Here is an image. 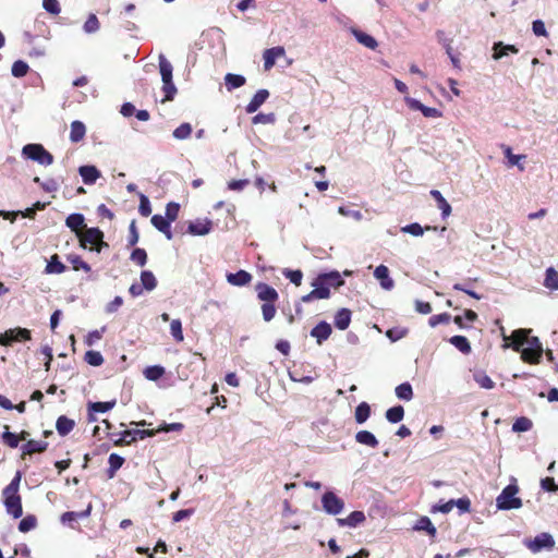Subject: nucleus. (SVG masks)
I'll list each match as a JSON object with an SVG mask.
<instances>
[{
  "label": "nucleus",
  "mask_w": 558,
  "mask_h": 558,
  "mask_svg": "<svg viewBox=\"0 0 558 558\" xmlns=\"http://www.w3.org/2000/svg\"><path fill=\"white\" fill-rule=\"evenodd\" d=\"M530 329H518L511 335V344L506 343V347H511L514 351L521 352V357L524 362L531 364L539 363L543 354V347L537 337H530Z\"/></svg>",
  "instance_id": "1"
},
{
  "label": "nucleus",
  "mask_w": 558,
  "mask_h": 558,
  "mask_svg": "<svg viewBox=\"0 0 558 558\" xmlns=\"http://www.w3.org/2000/svg\"><path fill=\"white\" fill-rule=\"evenodd\" d=\"M533 423L530 418L525 416H521L514 421L512 424V430L515 433L527 432L532 428Z\"/></svg>",
  "instance_id": "44"
},
{
  "label": "nucleus",
  "mask_w": 558,
  "mask_h": 558,
  "mask_svg": "<svg viewBox=\"0 0 558 558\" xmlns=\"http://www.w3.org/2000/svg\"><path fill=\"white\" fill-rule=\"evenodd\" d=\"M269 97V93L267 89H259L257 93L253 96L251 101L247 104L245 110L247 113H254L256 112L259 107L267 100Z\"/></svg>",
  "instance_id": "22"
},
{
  "label": "nucleus",
  "mask_w": 558,
  "mask_h": 558,
  "mask_svg": "<svg viewBox=\"0 0 558 558\" xmlns=\"http://www.w3.org/2000/svg\"><path fill=\"white\" fill-rule=\"evenodd\" d=\"M85 362L92 366H100L104 363V357L98 351H87L85 353Z\"/></svg>",
  "instance_id": "52"
},
{
  "label": "nucleus",
  "mask_w": 558,
  "mask_h": 558,
  "mask_svg": "<svg viewBox=\"0 0 558 558\" xmlns=\"http://www.w3.org/2000/svg\"><path fill=\"white\" fill-rule=\"evenodd\" d=\"M68 260L72 264L74 270L90 271V266L77 255H69Z\"/></svg>",
  "instance_id": "55"
},
{
  "label": "nucleus",
  "mask_w": 558,
  "mask_h": 558,
  "mask_svg": "<svg viewBox=\"0 0 558 558\" xmlns=\"http://www.w3.org/2000/svg\"><path fill=\"white\" fill-rule=\"evenodd\" d=\"M314 288L310 293L302 296V302L310 303L314 300L328 299L330 296V289L325 286L317 277L313 281Z\"/></svg>",
  "instance_id": "10"
},
{
  "label": "nucleus",
  "mask_w": 558,
  "mask_h": 558,
  "mask_svg": "<svg viewBox=\"0 0 558 558\" xmlns=\"http://www.w3.org/2000/svg\"><path fill=\"white\" fill-rule=\"evenodd\" d=\"M286 53L284 48L281 46L272 47L264 51V69L269 71L276 63V60L283 57Z\"/></svg>",
  "instance_id": "12"
},
{
  "label": "nucleus",
  "mask_w": 558,
  "mask_h": 558,
  "mask_svg": "<svg viewBox=\"0 0 558 558\" xmlns=\"http://www.w3.org/2000/svg\"><path fill=\"white\" fill-rule=\"evenodd\" d=\"M449 342L463 354H469L472 350L469 340L464 336H452Z\"/></svg>",
  "instance_id": "34"
},
{
  "label": "nucleus",
  "mask_w": 558,
  "mask_h": 558,
  "mask_svg": "<svg viewBox=\"0 0 558 558\" xmlns=\"http://www.w3.org/2000/svg\"><path fill=\"white\" fill-rule=\"evenodd\" d=\"M86 134V128L83 122L81 121H73L71 123V132H70V140L73 143H78L84 138Z\"/></svg>",
  "instance_id": "31"
},
{
  "label": "nucleus",
  "mask_w": 558,
  "mask_h": 558,
  "mask_svg": "<svg viewBox=\"0 0 558 558\" xmlns=\"http://www.w3.org/2000/svg\"><path fill=\"white\" fill-rule=\"evenodd\" d=\"M165 374V368L159 365L148 366L144 371V375L149 380H158Z\"/></svg>",
  "instance_id": "49"
},
{
  "label": "nucleus",
  "mask_w": 558,
  "mask_h": 558,
  "mask_svg": "<svg viewBox=\"0 0 558 558\" xmlns=\"http://www.w3.org/2000/svg\"><path fill=\"white\" fill-rule=\"evenodd\" d=\"M512 482L497 496L496 507L498 510H512L522 507V500L517 496L520 489L515 484V478H512Z\"/></svg>",
  "instance_id": "4"
},
{
  "label": "nucleus",
  "mask_w": 558,
  "mask_h": 558,
  "mask_svg": "<svg viewBox=\"0 0 558 558\" xmlns=\"http://www.w3.org/2000/svg\"><path fill=\"white\" fill-rule=\"evenodd\" d=\"M352 34L354 38L357 40V43L365 46L366 48L372 50L377 48L378 43L373 36L356 28H352Z\"/></svg>",
  "instance_id": "24"
},
{
  "label": "nucleus",
  "mask_w": 558,
  "mask_h": 558,
  "mask_svg": "<svg viewBox=\"0 0 558 558\" xmlns=\"http://www.w3.org/2000/svg\"><path fill=\"white\" fill-rule=\"evenodd\" d=\"M413 530L424 531L432 537H434L437 533L435 525L428 517H421L413 526Z\"/></svg>",
  "instance_id": "28"
},
{
  "label": "nucleus",
  "mask_w": 558,
  "mask_h": 558,
  "mask_svg": "<svg viewBox=\"0 0 558 558\" xmlns=\"http://www.w3.org/2000/svg\"><path fill=\"white\" fill-rule=\"evenodd\" d=\"M366 520L363 511L355 510L351 512L347 518L337 519L339 526L356 527Z\"/></svg>",
  "instance_id": "15"
},
{
  "label": "nucleus",
  "mask_w": 558,
  "mask_h": 558,
  "mask_svg": "<svg viewBox=\"0 0 558 558\" xmlns=\"http://www.w3.org/2000/svg\"><path fill=\"white\" fill-rule=\"evenodd\" d=\"M351 323V312L348 308L339 310L335 315V326L339 330H345Z\"/></svg>",
  "instance_id": "26"
},
{
  "label": "nucleus",
  "mask_w": 558,
  "mask_h": 558,
  "mask_svg": "<svg viewBox=\"0 0 558 558\" xmlns=\"http://www.w3.org/2000/svg\"><path fill=\"white\" fill-rule=\"evenodd\" d=\"M21 477V473L16 472L10 484L2 492L5 510L14 519H19L23 514L22 499L19 495Z\"/></svg>",
  "instance_id": "2"
},
{
  "label": "nucleus",
  "mask_w": 558,
  "mask_h": 558,
  "mask_svg": "<svg viewBox=\"0 0 558 558\" xmlns=\"http://www.w3.org/2000/svg\"><path fill=\"white\" fill-rule=\"evenodd\" d=\"M395 392L400 400L410 401L413 398V389L409 383L397 386Z\"/></svg>",
  "instance_id": "41"
},
{
  "label": "nucleus",
  "mask_w": 558,
  "mask_h": 558,
  "mask_svg": "<svg viewBox=\"0 0 558 558\" xmlns=\"http://www.w3.org/2000/svg\"><path fill=\"white\" fill-rule=\"evenodd\" d=\"M22 154L39 165L49 166L53 162V156L40 144H27L23 147Z\"/></svg>",
  "instance_id": "5"
},
{
  "label": "nucleus",
  "mask_w": 558,
  "mask_h": 558,
  "mask_svg": "<svg viewBox=\"0 0 558 558\" xmlns=\"http://www.w3.org/2000/svg\"><path fill=\"white\" fill-rule=\"evenodd\" d=\"M141 286L146 291H153L157 287V279L150 270L141 272Z\"/></svg>",
  "instance_id": "33"
},
{
  "label": "nucleus",
  "mask_w": 558,
  "mask_h": 558,
  "mask_svg": "<svg viewBox=\"0 0 558 558\" xmlns=\"http://www.w3.org/2000/svg\"><path fill=\"white\" fill-rule=\"evenodd\" d=\"M45 270L47 274H62L65 266L59 260L58 255H52Z\"/></svg>",
  "instance_id": "43"
},
{
  "label": "nucleus",
  "mask_w": 558,
  "mask_h": 558,
  "mask_svg": "<svg viewBox=\"0 0 558 558\" xmlns=\"http://www.w3.org/2000/svg\"><path fill=\"white\" fill-rule=\"evenodd\" d=\"M430 195L437 202L438 208L441 210L442 218L448 217L451 214V206L445 199L442 194L438 190H432Z\"/></svg>",
  "instance_id": "30"
},
{
  "label": "nucleus",
  "mask_w": 558,
  "mask_h": 558,
  "mask_svg": "<svg viewBox=\"0 0 558 558\" xmlns=\"http://www.w3.org/2000/svg\"><path fill=\"white\" fill-rule=\"evenodd\" d=\"M151 225L161 233L166 235L168 240L172 239L171 222L169 219L161 215H154L151 217Z\"/></svg>",
  "instance_id": "19"
},
{
  "label": "nucleus",
  "mask_w": 558,
  "mask_h": 558,
  "mask_svg": "<svg viewBox=\"0 0 558 558\" xmlns=\"http://www.w3.org/2000/svg\"><path fill=\"white\" fill-rule=\"evenodd\" d=\"M263 318L265 322H270L276 315V307L274 302H266L262 305Z\"/></svg>",
  "instance_id": "59"
},
{
  "label": "nucleus",
  "mask_w": 558,
  "mask_h": 558,
  "mask_svg": "<svg viewBox=\"0 0 558 558\" xmlns=\"http://www.w3.org/2000/svg\"><path fill=\"white\" fill-rule=\"evenodd\" d=\"M138 211L143 217H148L151 214V206L148 197L140 193V206Z\"/></svg>",
  "instance_id": "56"
},
{
  "label": "nucleus",
  "mask_w": 558,
  "mask_h": 558,
  "mask_svg": "<svg viewBox=\"0 0 558 558\" xmlns=\"http://www.w3.org/2000/svg\"><path fill=\"white\" fill-rule=\"evenodd\" d=\"M371 415V407L366 402H361L355 409V421L359 424L365 423Z\"/></svg>",
  "instance_id": "37"
},
{
  "label": "nucleus",
  "mask_w": 558,
  "mask_h": 558,
  "mask_svg": "<svg viewBox=\"0 0 558 558\" xmlns=\"http://www.w3.org/2000/svg\"><path fill=\"white\" fill-rule=\"evenodd\" d=\"M451 316L450 314L448 313H442V314H438V315H434L432 316L429 319H428V324L430 327H436L438 326L439 324H447L449 323Z\"/></svg>",
  "instance_id": "64"
},
{
  "label": "nucleus",
  "mask_w": 558,
  "mask_h": 558,
  "mask_svg": "<svg viewBox=\"0 0 558 558\" xmlns=\"http://www.w3.org/2000/svg\"><path fill=\"white\" fill-rule=\"evenodd\" d=\"M283 275L295 286H300L302 282L303 274L301 270L286 269L283 270Z\"/></svg>",
  "instance_id": "63"
},
{
  "label": "nucleus",
  "mask_w": 558,
  "mask_h": 558,
  "mask_svg": "<svg viewBox=\"0 0 558 558\" xmlns=\"http://www.w3.org/2000/svg\"><path fill=\"white\" fill-rule=\"evenodd\" d=\"M5 429H9L8 426H5ZM2 439L3 441L11 448H16L19 447V442H20V438L17 435H15L14 433H11L9 430H5L3 434H2Z\"/></svg>",
  "instance_id": "61"
},
{
  "label": "nucleus",
  "mask_w": 558,
  "mask_h": 558,
  "mask_svg": "<svg viewBox=\"0 0 558 558\" xmlns=\"http://www.w3.org/2000/svg\"><path fill=\"white\" fill-rule=\"evenodd\" d=\"M102 238L104 233L98 228H89L80 235V242L83 247H86L87 244H90L93 245L92 250L100 252L101 247L108 246V244L104 242Z\"/></svg>",
  "instance_id": "7"
},
{
  "label": "nucleus",
  "mask_w": 558,
  "mask_h": 558,
  "mask_svg": "<svg viewBox=\"0 0 558 558\" xmlns=\"http://www.w3.org/2000/svg\"><path fill=\"white\" fill-rule=\"evenodd\" d=\"M170 333L174 338L175 341H183V331H182V323L180 319H173L170 323Z\"/></svg>",
  "instance_id": "53"
},
{
  "label": "nucleus",
  "mask_w": 558,
  "mask_h": 558,
  "mask_svg": "<svg viewBox=\"0 0 558 558\" xmlns=\"http://www.w3.org/2000/svg\"><path fill=\"white\" fill-rule=\"evenodd\" d=\"M179 210H180V206L178 203H169L167 206H166V218L170 220V222L177 220L178 218V215H179Z\"/></svg>",
  "instance_id": "62"
},
{
  "label": "nucleus",
  "mask_w": 558,
  "mask_h": 558,
  "mask_svg": "<svg viewBox=\"0 0 558 558\" xmlns=\"http://www.w3.org/2000/svg\"><path fill=\"white\" fill-rule=\"evenodd\" d=\"M356 442L361 445H365L371 448H376L378 446V440L375 435L368 430H360L355 434Z\"/></svg>",
  "instance_id": "27"
},
{
  "label": "nucleus",
  "mask_w": 558,
  "mask_h": 558,
  "mask_svg": "<svg viewBox=\"0 0 558 558\" xmlns=\"http://www.w3.org/2000/svg\"><path fill=\"white\" fill-rule=\"evenodd\" d=\"M544 286L550 290H558V271L554 267L546 269Z\"/></svg>",
  "instance_id": "40"
},
{
  "label": "nucleus",
  "mask_w": 558,
  "mask_h": 558,
  "mask_svg": "<svg viewBox=\"0 0 558 558\" xmlns=\"http://www.w3.org/2000/svg\"><path fill=\"white\" fill-rule=\"evenodd\" d=\"M156 435L154 429H126L120 433V437L114 440L116 446L130 445L137 439H144L146 437H151Z\"/></svg>",
  "instance_id": "9"
},
{
  "label": "nucleus",
  "mask_w": 558,
  "mask_h": 558,
  "mask_svg": "<svg viewBox=\"0 0 558 558\" xmlns=\"http://www.w3.org/2000/svg\"><path fill=\"white\" fill-rule=\"evenodd\" d=\"M257 298L260 301L266 302H276L279 298L278 292L272 287L267 283L259 282L256 284Z\"/></svg>",
  "instance_id": "14"
},
{
  "label": "nucleus",
  "mask_w": 558,
  "mask_h": 558,
  "mask_svg": "<svg viewBox=\"0 0 558 558\" xmlns=\"http://www.w3.org/2000/svg\"><path fill=\"white\" fill-rule=\"evenodd\" d=\"M245 82V77L240 74L228 73L225 76L226 87L229 92L243 86Z\"/></svg>",
  "instance_id": "32"
},
{
  "label": "nucleus",
  "mask_w": 558,
  "mask_h": 558,
  "mask_svg": "<svg viewBox=\"0 0 558 558\" xmlns=\"http://www.w3.org/2000/svg\"><path fill=\"white\" fill-rule=\"evenodd\" d=\"M424 230L425 229L420 223H417V222H413V223L407 225V226L401 228V232L409 233V234H411L413 236H421V235H423Z\"/></svg>",
  "instance_id": "57"
},
{
  "label": "nucleus",
  "mask_w": 558,
  "mask_h": 558,
  "mask_svg": "<svg viewBox=\"0 0 558 558\" xmlns=\"http://www.w3.org/2000/svg\"><path fill=\"white\" fill-rule=\"evenodd\" d=\"M192 133V126L190 123H182L173 131V137L177 140H186Z\"/></svg>",
  "instance_id": "51"
},
{
  "label": "nucleus",
  "mask_w": 558,
  "mask_h": 558,
  "mask_svg": "<svg viewBox=\"0 0 558 558\" xmlns=\"http://www.w3.org/2000/svg\"><path fill=\"white\" fill-rule=\"evenodd\" d=\"M158 64L162 82L161 89L165 94V97L161 99V102L172 101L178 93V89L172 80L173 66L171 62L162 53H160L158 57Z\"/></svg>",
  "instance_id": "3"
},
{
  "label": "nucleus",
  "mask_w": 558,
  "mask_h": 558,
  "mask_svg": "<svg viewBox=\"0 0 558 558\" xmlns=\"http://www.w3.org/2000/svg\"><path fill=\"white\" fill-rule=\"evenodd\" d=\"M504 154L508 159L510 167L517 166L521 171L524 170V166L521 165V160L525 159L524 155H514L509 146H504Z\"/></svg>",
  "instance_id": "36"
},
{
  "label": "nucleus",
  "mask_w": 558,
  "mask_h": 558,
  "mask_svg": "<svg viewBox=\"0 0 558 558\" xmlns=\"http://www.w3.org/2000/svg\"><path fill=\"white\" fill-rule=\"evenodd\" d=\"M323 510L329 515H338L344 509V501L332 490H326L322 495Z\"/></svg>",
  "instance_id": "6"
},
{
  "label": "nucleus",
  "mask_w": 558,
  "mask_h": 558,
  "mask_svg": "<svg viewBox=\"0 0 558 558\" xmlns=\"http://www.w3.org/2000/svg\"><path fill=\"white\" fill-rule=\"evenodd\" d=\"M473 377L481 388L493 389L495 387V383L492 378L483 372L475 373Z\"/></svg>",
  "instance_id": "45"
},
{
  "label": "nucleus",
  "mask_w": 558,
  "mask_h": 558,
  "mask_svg": "<svg viewBox=\"0 0 558 558\" xmlns=\"http://www.w3.org/2000/svg\"><path fill=\"white\" fill-rule=\"evenodd\" d=\"M374 277L379 280L380 287L390 291L395 287V281L389 276V269L385 265H379L374 270Z\"/></svg>",
  "instance_id": "13"
},
{
  "label": "nucleus",
  "mask_w": 558,
  "mask_h": 558,
  "mask_svg": "<svg viewBox=\"0 0 558 558\" xmlns=\"http://www.w3.org/2000/svg\"><path fill=\"white\" fill-rule=\"evenodd\" d=\"M7 336L10 337V340L14 341L31 340V331L21 327L7 330Z\"/></svg>",
  "instance_id": "39"
},
{
  "label": "nucleus",
  "mask_w": 558,
  "mask_h": 558,
  "mask_svg": "<svg viewBox=\"0 0 558 558\" xmlns=\"http://www.w3.org/2000/svg\"><path fill=\"white\" fill-rule=\"evenodd\" d=\"M116 405V401H107V402H92L88 405L89 410V421L94 422L96 421V417L93 415V413H105L113 409Z\"/></svg>",
  "instance_id": "25"
},
{
  "label": "nucleus",
  "mask_w": 558,
  "mask_h": 558,
  "mask_svg": "<svg viewBox=\"0 0 558 558\" xmlns=\"http://www.w3.org/2000/svg\"><path fill=\"white\" fill-rule=\"evenodd\" d=\"M275 121V113H258L253 118L254 124H272Z\"/></svg>",
  "instance_id": "60"
},
{
  "label": "nucleus",
  "mask_w": 558,
  "mask_h": 558,
  "mask_svg": "<svg viewBox=\"0 0 558 558\" xmlns=\"http://www.w3.org/2000/svg\"><path fill=\"white\" fill-rule=\"evenodd\" d=\"M322 282L327 286L329 289L332 288H339L344 284V280L341 278V275L339 271L333 270L330 272L319 274L317 276Z\"/></svg>",
  "instance_id": "17"
},
{
  "label": "nucleus",
  "mask_w": 558,
  "mask_h": 558,
  "mask_svg": "<svg viewBox=\"0 0 558 558\" xmlns=\"http://www.w3.org/2000/svg\"><path fill=\"white\" fill-rule=\"evenodd\" d=\"M37 525V519L35 515H26L19 523V531L22 533H26L35 529Z\"/></svg>",
  "instance_id": "46"
},
{
  "label": "nucleus",
  "mask_w": 558,
  "mask_h": 558,
  "mask_svg": "<svg viewBox=\"0 0 558 558\" xmlns=\"http://www.w3.org/2000/svg\"><path fill=\"white\" fill-rule=\"evenodd\" d=\"M213 222L208 219L190 222L189 233L193 235H206L211 231Z\"/></svg>",
  "instance_id": "18"
},
{
  "label": "nucleus",
  "mask_w": 558,
  "mask_h": 558,
  "mask_svg": "<svg viewBox=\"0 0 558 558\" xmlns=\"http://www.w3.org/2000/svg\"><path fill=\"white\" fill-rule=\"evenodd\" d=\"M405 102L412 110L421 111L423 113V116L426 118L441 117V112L438 109L433 108V107H427L415 98L405 97Z\"/></svg>",
  "instance_id": "11"
},
{
  "label": "nucleus",
  "mask_w": 558,
  "mask_h": 558,
  "mask_svg": "<svg viewBox=\"0 0 558 558\" xmlns=\"http://www.w3.org/2000/svg\"><path fill=\"white\" fill-rule=\"evenodd\" d=\"M100 28L99 21L95 14H89L86 22L83 25V29L86 34H94Z\"/></svg>",
  "instance_id": "48"
},
{
  "label": "nucleus",
  "mask_w": 558,
  "mask_h": 558,
  "mask_svg": "<svg viewBox=\"0 0 558 558\" xmlns=\"http://www.w3.org/2000/svg\"><path fill=\"white\" fill-rule=\"evenodd\" d=\"M524 545L534 554L544 549L550 550L555 547V539L549 533H541L533 539H525Z\"/></svg>",
  "instance_id": "8"
},
{
  "label": "nucleus",
  "mask_w": 558,
  "mask_h": 558,
  "mask_svg": "<svg viewBox=\"0 0 558 558\" xmlns=\"http://www.w3.org/2000/svg\"><path fill=\"white\" fill-rule=\"evenodd\" d=\"M85 218L82 214H71L66 217L65 225L73 231H77L81 227L84 226Z\"/></svg>",
  "instance_id": "42"
},
{
  "label": "nucleus",
  "mask_w": 558,
  "mask_h": 558,
  "mask_svg": "<svg viewBox=\"0 0 558 558\" xmlns=\"http://www.w3.org/2000/svg\"><path fill=\"white\" fill-rule=\"evenodd\" d=\"M78 173L85 184H94L100 177V171L95 166H81Z\"/></svg>",
  "instance_id": "21"
},
{
  "label": "nucleus",
  "mask_w": 558,
  "mask_h": 558,
  "mask_svg": "<svg viewBox=\"0 0 558 558\" xmlns=\"http://www.w3.org/2000/svg\"><path fill=\"white\" fill-rule=\"evenodd\" d=\"M252 280V275L246 270H239L236 272L227 274L228 283L235 287H243L250 283Z\"/></svg>",
  "instance_id": "20"
},
{
  "label": "nucleus",
  "mask_w": 558,
  "mask_h": 558,
  "mask_svg": "<svg viewBox=\"0 0 558 558\" xmlns=\"http://www.w3.org/2000/svg\"><path fill=\"white\" fill-rule=\"evenodd\" d=\"M109 462V469H108V476L112 478L116 474V472L123 465L124 458L117 453H111L108 459Z\"/></svg>",
  "instance_id": "38"
},
{
  "label": "nucleus",
  "mask_w": 558,
  "mask_h": 558,
  "mask_svg": "<svg viewBox=\"0 0 558 558\" xmlns=\"http://www.w3.org/2000/svg\"><path fill=\"white\" fill-rule=\"evenodd\" d=\"M74 421L65 415L58 417L56 423L57 432L60 436H66L74 428Z\"/></svg>",
  "instance_id": "29"
},
{
  "label": "nucleus",
  "mask_w": 558,
  "mask_h": 558,
  "mask_svg": "<svg viewBox=\"0 0 558 558\" xmlns=\"http://www.w3.org/2000/svg\"><path fill=\"white\" fill-rule=\"evenodd\" d=\"M131 260L143 267L147 262V253L144 248H135L130 256Z\"/></svg>",
  "instance_id": "54"
},
{
  "label": "nucleus",
  "mask_w": 558,
  "mask_h": 558,
  "mask_svg": "<svg viewBox=\"0 0 558 558\" xmlns=\"http://www.w3.org/2000/svg\"><path fill=\"white\" fill-rule=\"evenodd\" d=\"M385 416L389 423H399L403 420L404 409L402 405H395L386 411Z\"/></svg>",
  "instance_id": "35"
},
{
  "label": "nucleus",
  "mask_w": 558,
  "mask_h": 558,
  "mask_svg": "<svg viewBox=\"0 0 558 558\" xmlns=\"http://www.w3.org/2000/svg\"><path fill=\"white\" fill-rule=\"evenodd\" d=\"M47 447H48L47 441L31 439V440H27L21 447V450H22V453L25 456V454H33V453H37V452H44L47 449Z\"/></svg>",
  "instance_id": "23"
},
{
  "label": "nucleus",
  "mask_w": 558,
  "mask_h": 558,
  "mask_svg": "<svg viewBox=\"0 0 558 558\" xmlns=\"http://www.w3.org/2000/svg\"><path fill=\"white\" fill-rule=\"evenodd\" d=\"M90 511H92V505H88L86 510H84L82 512H74V511L64 512L61 515V521L63 523H65V522L73 521V520L78 519V518H86V517H88L90 514Z\"/></svg>",
  "instance_id": "47"
},
{
  "label": "nucleus",
  "mask_w": 558,
  "mask_h": 558,
  "mask_svg": "<svg viewBox=\"0 0 558 558\" xmlns=\"http://www.w3.org/2000/svg\"><path fill=\"white\" fill-rule=\"evenodd\" d=\"M29 66L26 62L17 60L13 63L11 73L14 77H23L27 74Z\"/></svg>",
  "instance_id": "50"
},
{
  "label": "nucleus",
  "mask_w": 558,
  "mask_h": 558,
  "mask_svg": "<svg viewBox=\"0 0 558 558\" xmlns=\"http://www.w3.org/2000/svg\"><path fill=\"white\" fill-rule=\"evenodd\" d=\"M331 331V326L327 322H320L311 330V336L316 339L318 344H322L330 337Z\"/></svg>",
  "instance_id": "16"
},
{
  "label": "nucleus",
  "mask_w": 558,
  "mask_h": 558,
  "mask_svg": "<svg viewBox=\"0 0 558 558\" xmlns=\"http://www.w3.org/2000/svg\"><path fill=\"white\" fill-rule=\"evenodd\" d=\"M453 289L457 291H462L475 300H481L483 298L482 295H480L478 293L471 289V281H469L468 283H454Z\"/></svg>",
  "instance_id": "58"
}]
</instances>
